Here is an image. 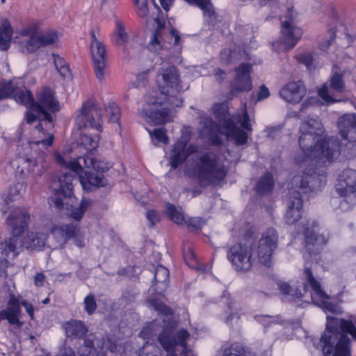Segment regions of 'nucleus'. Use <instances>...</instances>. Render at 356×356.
I'll return each mask as SVG.
<instances>
[{
  "label": "nucleus",
  "instance_id": "60",
  "mask_svg": "<svg viewBox=\"0 0 356 356\" xmlns=\"http://www.w3.org/2000/svg\"><path fill=\"white\" fill-rule=\"evenodd\" d=\"M146 217L150 222L151 227L156 225L160 220L159 214L154 210H149L146 212Z\"/></svg>",
  "mask_w": 356,
  "mask_h": 356
},
{
  "label": "nucleus",
  "instance_id": "7",
  "mask_svg": "<svg viewBox=\"0 0 356 356\" xmlns=\"http://www.w3.org/2000/svg\"><path fill=\"white\" fill-rule=\"evenodd\" d=\"M213 109L216 118L226 129L227 137L234 140L236 145L241 146L245 144L248 140V134L238 126V124H240L244 129L248 131H252L247 111H244L242 115L236 114L230 117L225 104H216Z\"/></svg>",
  "mask_w": 356,
  "mask_h": 356
},
{
  "label": "nucleus",
  "instance_id": "4",
  "mask_svg": "<svg viewBox=\"0 0 356 356\" xmlns=\"http://www.w3.org/2000/svg\"><path fill=\"white\" fill-rule=\"evenodd\" d=\"M326 182L325 175L317 172L312 168H306L302 174L292 179L293 191L284 216L288 225L295 224L302 216L303 204L301 193L317 192Z\"/></svg>",
  "mask_w": 356,
  "mask_h": 356
},
{
  "label": "nucleus",
  "instance_id": "38",
  "mask_svg": "<svg viewBox=\"0 0 356 356\" xmlns=\"http://www.w3.org/2000/svg\"><path fill=\"white\" fill-rule=\"evenodd\" d=\"M129 36L123 24L120 21H116L115 29L112 35V41L117 45H123L128 40Z\"/></svg>",
  "mask_w": 356,
  "mask_h": 356
},
{
  "label": "nucleus",
  "instance_id": "37",
  "mask_svg": "<svg viewBox=\"0 0 356 356\" xmlns=\"http://www.w3.org/2000/svg\"><path fill=\"white\" fill-rule=\"evenodd\" d=\"M274 186L273 175L270 172L265 173L259 179L257 190L259 193L264 195L270 192Z\"/></svg>",
  "mask_w": 356,
  "mask_h": 356
},
{
  "label": "nucleus",
  "instance_id": "59",
  "mask_svg": "<svg viewBox=\"0 0 356 356\" xmlns=\"http://www.w3.org/2000/svg\"><path fill=\"white\" fill-rule=\"evenodd\" d=\"M204 224V221L199 217L191 218L187 221L188 226L196 230L200 229Z\"/></svg>",
  "mask_w": 356,
  "mask_h": 356
},
{
  "label": "nucleus",
  "instance_id": "62",
  "mask_svg": "<svg viewBox=\"0 0 356 356\" xmlns=\"http://www.w3.org/2000/svg\"><path fill=\"white\" fill-rule=\"evenodd\" d=\"M234 55V51H231L229 49H223L220 53V59L225 63H232Z\"/></svg>",
  "mask_w": 356,
  "mask_h": 356
},
{
  "label": "nucleus",
  "instance_id": "50",
  "mask_svg": "<svg viewBox=\"0 0 356 356\" xmlns=\"http://www.w3.org/2000/svg\"><path fill=\"white\" fill-rule=\"evenodd\" d=\"M83 304L84 309L88 314L91 315L94 314L97 309V302L93 294L87 296L84 299Z\"/></svg>",
  "mask_w": 356,
  "mask_h": 356
},
{
  "label": "nucleus",
  "instance_id": "36",
  "mask_svg": "<svg viewBox=\"0 0 356 356\" xmlns=\"http://www.w3.org/2000/svg\"><path fill=\"white\" fill-rule=\"evenodd\" d=\"M29 242L23 243V248L29 249H40L43 248L47 244V236L42 233L31 232L28 235Z\"/></svg>",
  "mask_w": 356,
  "mask_h": 356
},
{
  "label": "nucleus",
  "instance_id": "61",
  "mask_svg": "<svg viewBox=\"0 0 356 356\" xmlns=\"http://www.w3.org/2000/svg\"><path fill=\"white\" fill-rule=\"evenodd\" d=\"M184 259L186 261V264L191 267L194 268L196 265V259H195V255L194 252L188 249L187 254H184Z\"/></svg>",
  "mask_w": 356,
  "mask_h": 356
},
{
  "label": "nucleus",
  "instance_id": "9",
  "mask_svg": "<svg viewBox=\"0 0 356 356\" xmlns=\"http://www.w3.org/2000/svg\"><path fill=\"white\" fill-rule=\"evenodd\" d=\"M188 337L189 333L186 330L175 334L172 327H165L159 334L158 341L167 352V356H194L186 346V340Z\"/></svg>",
  "mask_w": 356,
  "mask_h": 356
},
{
  "label": "nucleus",
  "instance_id": "42",
  "mask_svg": "<svg viewBox=\"0 0 356 356\" xmlns=\"http://www.w3.org/2000/svg\"><path fill=\"white\" fill-rule=\"evenodd\" d=\"M54 56V65L59 72L60 75L63 78H68L70 76V71L69 66L65 60L58 55Z\"/></svg>",
  "mask_w": 356,
  "mask_h": 356
},
{
  "label": "nucleus",
  "instance_id": "46",
  "mask_svg": "<svg viewBox=\"0 0 356 356\" xmlns=\"http://www.w3.org/2000/svg\"><path fill=\"white\" fill-rule=\"evenodd\" d=\"M106 111L108 115V121L112 123H118L120 118V111L118 105L114 103H108L106 107Z\"/></svg>",
  "mask_w": 356,
  "mask_h": 356
},
{
  "label": "nucleus",
  "instance_id": "13",
  "mask_svg": "<svg viewBox=\"0 0 356 356\" xmlns=\"http://www.w3.org/2000/svg\"><path fill=\"white\" fill-rule=\"evenodd\" d=\"M102 111L93 99L84 102L77 113L76 123L79 130L90 128L102 131Z\"/></svg>",
  "mask_w": 356,
  "mask_h": 356
},
{
  "label": "nucleus",
  "instance_id": "21",
  "mask_svg": "<svg viewBox=\"0 0 356 356\" xmlns=\"http://www.w3.org/2000/svg\"><path fill=\"white\" fill-rule=\"evenodd\" d=\"M37 120H39L40 122L35 127L33 137L30 144L31 148L42 145V147L47 149L51 146L54 143V136L52 133L49 131V127L53 128V124L52 122L49 123L43 120L42 118H38Z\"/></svg>",
  "mask_w": 356,
  "mask_h": 356
},
{
  "label": "nucleus",
  "instance_id": "39",
  "mask_svg": "<svg viewBox=\"0 0 356 356\" xmlns=\"http://www.w3.org/2000/svg\"><path fill=\"white\" fill-rule=\"evenodd\" d=\"M343 77V74L342 73L333 72L330 81V88L332 91L337 93H344L346 91V86Z\"/></svg>",
  "mask_w": 356,
  "mask_h": 356
},
{
  "label": "nucleus",
  "instance_id": "18",
  "mask_svg": "<svg viewBox=\"0 0 356 356\" xmlns=\"http://www.w3.org/2000/svg\"><path fill=\"white\" fill-rule=\"evenodd\" d=\"M154 8L157 11L156 15H152V17L156 22L157 27L152 33L148 43V48L150 51L159 53L161 51L168 49L169 44L166 43L164 40L163 28L165 26V21L159 18V13L161 11L159 6L155 0H152Z\"/></svg>",
  "mask_w": 356,
  "mask_h": 356
},
{
  "label": "nucleus",
  "instance_id": "15",
  "mask_svg": "<svg viewBox=\"0 0 356 356\" xmlns=\"http://www.w3.org/2000/svg\"><path fill=\"white\" fill-rule=\"evenodd\" d=\"M26 32L29 34V39L26 41V47L29 52H33L41 47L54 44L58 40V36L56 31H47L40 32L36 30L35 26L30 27Z\"/></svg>",
  "mask_w": 356,
  "mask_h": 356
},
{
  "label": "nucleus",
  "instance_id": "41",
  "mask_svg": "<svg viewBox=\"0 0 356 356\" xmlns=\"http://www.w3.org/2000/svg\"><path fill=\"white\" fill-rule=\"evenodd\" d=\"M81 143L88 151H92L96 149L99 145V136L95 134L94 136L83 134L80 138Z\"/></svg>",
  "mask_w": 356,
  "mask_h": 356
},
{
  "label": "nucleus",
  "instance_id": "20",
  "mask_svg": "<svg viewBox=\"0 0 356 356\" xmlns=\"http://www.w3.org/2000/svg\"><path fill=\"white\" fill-rule=\"evenodd\" d=\"M338 128L341 136L348 140V149H356V115L345 114L338 120Z\"/></svg>",
  "mask_w": 356,
  "mask_h": 356
},
{
  "label": "nucleus",
  "instance_id": "25",
  "mask_svg": "<svg viewBox=\"0 0 356 356\" xmlns=\"http://www.w3.org/2000/svg\"><path fill=\"white\" fill-rule=\"evenodd\" d=\"M305 93V88L302 81H291L280 90V96L286 102L296 104L303 98Z\"/></svg>",
  "mask_w": 356,
  "mask_h": 356
},
{
  "label": "nucleus",
  "instance_id": "51",
  "mask_svg": "<svg viewBox=\"0 0 356 356\" xmlns=\"http://www.w3.org/2000/svg\"><path fill=\"white\" fill-rule=\"evenodd\" d=\"M279 288L284 294L291 296L293 298H299L302 296L300 290H298L297 289H292L287 283L280 284L279 285Z\"/></svg>",
  "mask_w": 356,
  "mask_h": 356
},
{
  "label": "nucleus",
  "instance_id": "11",
  "mask_svg": "<svg viewBox=\"0 0 356 356\" xmlns=\"http://www.w3.org/2000/svg\"><path fill=\"white\" fill-rule=\"evenodd\" d=\"M60 109L59 102L52 89L44 87L38 92L33 107V113L36 115L37 119L42 118L49 123L52 122L51 113H56Z\"/></svg>",
  "mask_w": 356,
  "mask_h": 356
},
{
  "label": "nucleus",
  "instance_id": "23",
  "mask_svg": "<svg viewBox=\"0 0 356 356\" xmlns=\"http://www.w3.org/2000/svg\"><path fill=\"white\" fill-rule=\"evenodd\" d=\"M251 70L250 63H241L235 69L236 76L231 83L233 90L246 92L252 89Z\"/></svg>",
  "mask_w": 356,
  "mask_h": 356
},
{
  "label": "nucleus",
  "instance_id": "35",
  "mask_svg": "<svg viewBox=\"0 0 356 356\" xmlns=\"http://www.w3.org/2000/svg\"><path fill=\"white\" fill-rule=\"evenodd\" d=\"M201 132L207 137H213L218 132V125L212 118L207 115H201L200 117Z\"/></svg>",
  "mask_w": 356,
  "mask_h": 356
},
{
  "label": "nucleus",
  "instance_id": "2",
  "mask_svg": "<svg viewBox=\"0 0 356 356\" xmlns=\"http://www.w3.org/2000/svg\"><path fill=\"white\" fill-rule=\"evenodd\" d=\"M323 133V124L318 118H308L302 121L298 137L301 153L296 158L298 163L310 159L315 164L324 165L339 154L338 138L330 136L322 139Z\"/></svg>",
  "mask_w": 356,
  "mask_h": 356
},
{
  "label": "nucleus",
  "instance_id": "12",
  "mask_svg": "<svg viewBox=\"0 0 356 356\" xmlns=\"http://www.w3.org/2000/svg\"><path fill=\"white\" fill-rule=\"evenodd\" d=\"M337 193L342 197L340 203L342 209H348L356 204V170L346 169L338 177L336 185Z\"/></svg>",
  "mask_w": 356,
  "mask_h": 356
},
{
  "label": "nucleus",
  "instance_id": "1",
  "mask_svg": "<svg viewBox=\"0 0 356 356\" xmlns=\"http://www.w3.org/2000/svg\"><path fill=\"white\" fill-rule=\"evenodd\" d=\"M305 277L313 291V302L323 309L327 314L326 330L321 338L322 350L325 356H350V334L356 341V318L345 320L333 317L330 314H341L342 309L337 304L327 300L330 296L321 288L315 279L310 268L305 266Z\"/></svg>",
  "mask_w": 356,
  "mask_h": 356
},
{
  "label": "nucleus",
  "instance_id": "27",
  "mask_svg": "<svg viewBox=\"0 0 356 356\" xmlns=\"http://www.w3.org/2000/svg\"><path fill=\"white\" fill-rule=\"evenodd\" d=\"M104 346L103 337H98L95 334H89L83 340V343L78 350L81 356H96L99 350H102Z\"/></svg>",
  "mask_w": 356,
  "mask_h": 356
},
{
  "label": "nucleus",
  "instance_id": "54",
  "mask_svg": "<svg viewBox=\"0 0 356 356\" xmlns=\"http://www.w3.org/2000/svg\"><path fill=\"white\" fill-rule=\"evenodd\" d=\"M296 58H297V60L300 63L304 64L309 70H311L314 68V67H313L314 58L311 53H309V52L303 53V54L298 55Z\"/></svg>",
  "mask_w": 356,
  "mask_h": 356
},
{
  "label": "nucleus",
  "instance_id": "57",
  "mask_svg": "<svg viewBox=\"0 0 356 356\" xmlns=\"http://www.w3.org/2000/svg\"><path fill=\"white\" fill-rule=\"evenodd\" d=\"M318 95L324 101L327 103H334L341 101L340 99H337L332 97V95L330 94L328 88L325 86L319 90Z\"/></svg>",
  "mask_w": 356,
  "mask_h": 356
},
{
  "label": "nucleus",
  "instance_id": "10",
  "mask_svg": "<svg viewBox=\"0 0 356 356\" xmlns=\"http://www.w3.org/2000/svg\"><path fill=\"white\" fill-rule=\"evenodd\" d=\"M277 232L273 227L268 228L261 235L253 250L255 261L261 265L270 267L273 264V255L278 246Z\"/></svg>",
  "mask_w": 356,
  "mask_h": 356
},
{
  "label": "nucleus",
  "instance_id": "52",
  "mask_svg": "<svg viewBox=\"0 0 356 356\" xmlns=\"http://www.w3.org/2000/svg\"><path fill=\"white\" fill-rule=\"evenodd\" d=\"M151 305L156 311L165 316H169L172 314V309L162 302L156 300H152L151 301Z\"/></svg>",
  "mask_w": 356,
  "mask_h": 356
},
{
  "label": "nucleus",
  "instance_id": "14",
  "mask_svg": "<svg viewBox=\"0 0 356 356\" xmlns=\"http://www.w3.org/2000/svg\"><path fill=\"white\" fill-rule=\"evenodd\" d=\"M227 257L236 270H249L255 262L252 247L238 243L229 250Z\"/></svg>",
  "mask_w": 356,
  "mask_h": 356
},
{
  "label": "nucleus",
  "instance_id": "26",
  "mask_svg": "<svg viewBox=\"0 0 356 356\" xmlns=\"http://www.w3.org/2000/svg\"><path fill=\"white\" fill-rule=\"evenodd\" d=\"M196 146H187L186 142L179 140L175 145L170 155V165L172 169H176L188 156L196 152Z\"/></svg>",
  "mask_w": 356,
  "mask_h": 356
},
{
  "label": "nucleus",
  "instance_id": "45",
  "mask_svg": "<svg viewBox=\"0 0 356 356\" xmlns=\"http://www.w3.org/2000/svg\"><path fill=\"white\" fill-rule=\"evenodd\" d=\"M222 356H245V352L241 344L234 343L223 350Z\"/></svg>",
  "mask_w": 356,
  "mask_h": 356
},
{
  "label": "nucleus",
  "instance_id": "17",
  "mask_svg": "<svg viewBox=\"0 0 356 356\" xmlns=\"http://www.w3.org/2000/svg\"><path fill=\"white\" fill-rule=\"evenodd\" d=\"M318 225L314 221H307L304 225V234L307 250L310 252L318 250L329 239L328 234L319 233Z\"/></svg>",
  "mask_w": 356,
  "mask_h": 356
},
{
  "label": "nucleus",
  "instance_id": "56",
  "mask_svg": "<svg viewBox=\"0 0 356 356\" xmlns=\"http://www.w3.org/2000/svg\"><path fill=\"white\" fill-rule=\"evenodd\" d=\"M110 168V165L108 163H106L104 161L95 159V161L92 166V170L96 171V172L102 174L106 171H107Z\"/></svg>",
  "mask_w": 356,
  "mask_h": 356
},
{
  "label": "nucleus",
  "instance_id": "24",
  "mask_svg": "<svg viewBox=\"0 0 356 356\" xmlns=\"http://www.w3.org/2000/svg\"><path fill=\"white\" fill-rule=\"evenodd\" d=\"M20 314L19 300L14 294H10L7 307L0 311V321L7 320L10 325L20 328L23 325L19 320Z\"/></svg>",
  "mask_w": 356,
  "mask_h": 356
},
{
  "label": "nucleus",
  "instance_id": "63",
  "mask_svg": "<svg viewBox=\"0 0 356 356\" xmlns=\"http://www.w3.org/2000/svg\"><path fill=\"white\" fill-rule=\"evenodd\" d=\"M95 159V158L92 156L91 153H89L88 154H87L84 156L79 158V160L83 161L84 166L88 168H92Z\"/></svg>",
  "mask_w": 356,
  "mask_h": 356
},
{
  "label": "nucleus",
  "instance_id": "5",
  "mask_svg": "<svg viewBox=\"0 0 356 356\" xmlns=\"http://www.w3.org/2000/svg\"><path fill=\"white\" fill-rule=\"evenodd\" d=\"M186 171L197 178L202 186L220 184L228 172L221 158L211 152L193 156L186 165Z\"/></svg>",
  "mask_w": 356,
  "mask_h": 356
},
{
  "label": "nucleus",
  "instance_id": "31",
  "mask_svg": "<svg viewBox=\"0 0 356 356\" xmlns=\"http://www.w3.org/2000/svg\"><path fill=\"white\" fill-rule=\"evenodd\" d=\"M17 172L25 178L31 175L33 176L41 175L42 169L36 159L26 158L21 161L20 165L17 167Z\"/></svg>",
  "mask_w": 356,
  "mask_h": 356
},
{
  "label": "nucleus",
  "instance_id": "40",
  "mask_svg": "<svg viewBox=\"0 0 356 356\" xmlns=\"http://www.w3.org/2000/svg\"><path fill=\"white\" fill-rule=\"evenodd\" d=\"M197 7L202 10L204 16L209 17L210 23H213L216 21L218 15L211 0H202Z\"/></svg>",
  "mask_w": 356,
  "mask_h": 356
},
{
  "label": "nucleus",
  "instance_id": "64",
  "mask_svg": "<svg viewBox=\"0 0 356 356\" xmlns=\"http://www.w3.org/2000/svg\"><path fill=\"white\" fill-rule=\"evenodd\" d=\"M154 324L152 323L150 325L145 327L140 331L139 336L143 339L149 338L152 335V330Z\"/></svg>",
  "mask_w": 356,
  "mask_h": 356
},
{
  "label": "nucleus",
  "instance_id": "22",
  "mask_svg": "<svg viewBox=\"0 0 356 356\" xmlns=\"http://www.w3.org/2000/svg\"><path fill=\"white\" fill-rule=\"evenodd\" d=\"M90 51L95 76L98 80L102 81L106 74V67L108 59L106 47L102 42H95L94 45H90Z\"/></svg>",
  "mask_w": 356,
  "mask_h": 356
},
{
  "label": "nucleus",
  "instance_id": "32",
  "mask_svg": "<svg viewBox=\"0 0 356 356\" xmlns=\"http://www.w3.org/2000/svg\"><path fill=\"white\" fill-rule=\"evenodd\" d=\"M64 328L69 337L81 338L88 332V327L81 321L72 320L66 322Z\"/></svg>",
  "mask_w": 356,
  "mask_h": 356
},
{
  "label": "nucleus",
  "instance_id": "33",
  "mask_svg": "<svg viewBox=\"0 0 356 356\" xmlns=\"http://www.w3.org/2000/svg\"><path fill=\"white\" fill-rule=\"evenodd\" d=\"M168 270L161 265L157 266L154 272V291L159 293L163 292L168 286Z\"/></svg>",
  "mask_w": 356,
  "mask_h": 356
},
{
  "label": "nucleus",
  "instance_id": "43",
  "mask_svg": "<svg viewBox=\"0 0 356 356\" xmlns=\"http://www.w3.org/2000/svg\"><path fill=\"white\" fill-rule=\"evenodd\" d=\"M138 356H161V350L155 343L147 341L140 349Z\"/></svg>",
  "mask_w": 356,
  "mask_h": 356
},
{
  "label": "nucleus",
  "instance_id": "29",
  "mask_svg": "<svg viewBox=\"0 0 356 356\" xmlns=\"http://www.w3.org/2000/svg\"><path fill=\"white\" fill-rule=\"evenodd\" d=\"M140 115L147 122L154 125L164 124L172 120L171 111L166 108L157 111L143 108Z\"/></svg>",
  "mask_w": 356,
  "mask_h": 356
},
{
  "label": "nucleus",
  "instance_id": "58",
  "mask_svg": "<svg viewBox=\"0 0 356 356\" xmlns=\"http://www.w3.org/2000/svg\"><path fill=\"white\" fill-rule=\"evenodd\" d=\"M238 304L234 302V301H230L228 305H227V307H228V309H229V315L226 318V322L227 323H229L233 318L235 316L238 315Z\"/></svg>",
  "mask_w": 356,
  "mask_h": 356
},
{
  "label": "nucleus",
  "instance_id": "49",
  "mask_svg": "<svg viewBox=\"0 0 356 356\" xmlns=\"http://www.w3.org/2000/svg\"><path fill=\"white\" fill-rule=\"evenodd\" d=\"M15 90L11 81L0 83V99L14 95Z\"/></svg>",
  "mask_w": 356,
  "mask_h": 356
},
{
  "label": "nucleus",
  "instance_id": "3",
  "mask_svg": "<svg viewBox=\"0 0 356 356\" xmlns=\"http://www.w3.org/2000/svg\"><path fill=\"white\" fill-rule=\"evenodd\" d=\"M55 158L56 162L65 167L67 172H62L54 179L51 187L54 191V196L51 198V202L59 209L64 207L68 209L70 207V216L76 220H80L92 204L91 200L83 198L79 207L72 205L74 199L73 181L75 179V174L81 168L80 165L74 161L66 162L60 154H56Z\"/></svg>",
  "mask_w": 356,
  "mask_h": 356
},
{
  "label": "nucleus",
  "instance_id": "47",
  "mask_svg": "<svg viewBox=\"0 0 356 356\" xmlns=\"http://www.w3.org/2000/svg\"><path fill=\"white\" fill-rule=\"evenodd\" d=\"M152 138H155L158 143H162L167 145L169 143L168 138L166 136L165 129L164 128H156L152 131H149Z\"/></svg>",
  "mask_w": 356,
  "mask_h": 356
},
{
  "label": "nucleus",
  "instance_id": "34",
  "mask_svg": "<svg viewBox=\"0 0 356 356\" xmlns=\"http://www.w3.org/2000/svg\"><path fill=\"white\" fill-rule=\"evenodd\" d=\"M13 29L10 22L3 19L0 24V50L6 51L10 47Z\"/></svg>",
  "mask_w": 356,
  "mask_h": 356
},
{
  "label": "nucleus",
  "instance_id": "44",
  "mask_svg": "<svg viewBox=\"0 0 356 356\" xmlns=\"http://www.w3.org/2000/svg\"><path fill=\"white\" fill-rule=\"evenodd\" d=\"M166 212L170 219L175 223L180 225L184 222L183 213L172 204L169 202L167 204Z\"/></svg>",
  "mask_w": 356,
  "mask_h": 356
},
{
  "label": "nucleus",
  "instance_id": "16",
  "mask_svg": "<svg viewBox=\"0 0 356 356\" xmlns=\"http://www.w3.org/2000/svg\"><path fill=\"white\" fill-rule=\"evenodd\" d=\"M302 30L293 26L290 22L284 21L282 24L281 35L279 40L273 43L279 51H288L293 48L300 39Z\"/></svg>",
  "mask_w": 356,
  "mask_h": 356
},
{
  "label": "nucleus",
  "instance_id": "30",
  "mask_svg": "<svg viewBox=\"0 0 356 356\" xmlns=\"http://www.w3.org/2000/svg\"><path fill=\"white\" fill-rule=\"evenodd\" d=\"M79 232L77 227L73 225L56 227L51 229V235L58 245H63L67 240L76 236Z\"/></svg>",
  "mask_w": 356,
  "mask_h": 356
},
{
  "label": "nucleus",
  "instance_id": "8",
  "mask_svg": "<svg viewBox=\"0 0 356 356\" xmlns=\"http://www.w3.org/2000/svg\"><path fill=\"white\" fill-rule=\"evenodd\" d=\"M159 88L165 101L173 107L181 105L182 99L179 94L184 90L177 68L172 65L162 67L158 74Z\"/></svg>",
  "mask_w": 356,
  "mask_h": 356
},
{
  "label": "nucleus",
  "instance_id": "53",
  "mask_svg": "<svg viewBox=\"0 0 356 356\" xmlns=\"http://www.w3.org/2000/svg\"><path fill=\"white\" fill-rule=\"evenodd\" d=\"M137 8L138 15L140 17H146L149 13L147 0H133Z\"/></svg>",
  "mask_w": 356,
  "mask_h": 356
},
{
  "label": "nucleus",
  "instance_id": "28",
  "mask_svg": "<svg viewBox=\"0 0 356 356\" xmlns=\"http://www.w3.org/2000/svg\"><path fill=\"white\" fill-rule=\"evenodd\" d=\"M13 98L15 100L24 105L29 110L26 113L25 118L28 124H31L37 120V116L33 113L35 99L31 91L24 90H15Z\"/></svg>",
  "mask_w": 356,
  "mask_h": 356
},
{
  "label": "nucleus",
  "instance_id": "55",
  "mask_svg": "<svg viewBox=\"0 0 356 356\" xmlns=\"http://www.w3.org/2000/svg\"><path fill=\"white\" fill-rule=\"evenodd\" d=\"M25 187L22 183H17L10 187L8 198L10 200H13L16 197L21 194L22 190H24Z\"/></svg>",
  "mask_w": 356,
  "mask_h": 356
},
{
  "label": "nucleus",
  "instance_id": "48",
  "mask_svg": "<svg viewBox=\"0 0 356 356\" xmlns=\"http://www.w3.org/2000/svg\"><path fill=\"white\" fill-rule=\"evenodd\" d=\"M255 318L266 327L272 324L280 323L282 321L280 316H273L269 315L256 316Z\"/></svg>",
  "mask_w": 356,
  "mask_h": 356
},
{
  "label": "nucleus",
  "instance_id": "19",
  "mask_svg": "<svg viewBox=\"0 0 356 356\" xmlns=\"http://www.w3.org/2000/svg\"><path fill=\"white\" fill-rule=\"evenodd\" d=\"M62 158L66 162L70 161V160L67 161L63 156ZM70 161H74L81 165L79 161L74 159H70ZM80 169L77 170V173L75 174V179L73 181V182L77 181V176L79 175V181L81 184L84 191H92L97 188L106 186L108 184L107 180L102 174L94 172L91 170H86L84 173L82 174L81 172H83V169L81 165H80Z\"/></svg>",
  "mask_w": 356,
  "mask_h": 356
},
{
  "label": "nucleus",
  "instance_id": "6",
  "mask_svg": "<svg viewBox=\"0 0 356 356\" xmlns=\"http://www.w3.org/2000/svg\"><path fill=\"white\" fill-rule=\"evenodd\" d=\"M29 220V215L23 208L14 209L8 216L7 224L11 229L13 236L5 238L0 242V253L9 258H15L23 248L21 234L26 230Z\"/></svg>",
  "mask_w": 356,
  "mask_h": 356
}]
</instances>
